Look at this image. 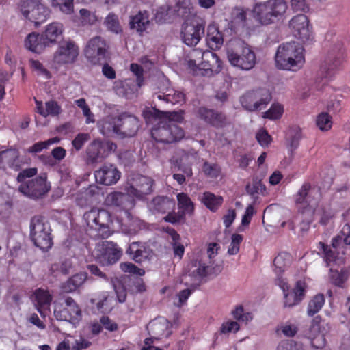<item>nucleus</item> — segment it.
I'll list each match as a JSON object with an SVG mask.
<instances>
[{
    "instance_id": "16",
    "label": "nucleus",
    "mask_w": 350,
    "mask_h": 350,
    "mask_svg": "<svg viewBox=\"0 0 350 350\" xmlns=\"http://www.w3.org/2000/svg\"><path fill=\"white\" fill-rule=\"evenodd\" d=\"M65 308L55 304L54 315L58 321H68L72 322L79 321L81 317V310L76 301L70 297L65 299Z\"/></svg>"
},
{
    "instance_id": "2",
    "label": "nucleus",
    "mask_w": 350,
    "mask_h": 350,
    "mask_svg": "<svg viewBox=\"0 0 350 350\" xmlns=\"http://www.w3.org/2000/svg\"><path fill=\"white\" fill-rule=\"evenodd\" d=\"M304 49L297 42H289L279 46L275 55L276 66L280 69L295 70L304 63Z\"/></svg>"
},
{
    "instance_id": "32",
    "label": "nucleus",
    "mask_w": 350,
    "mask_h": 350,
    "mask_svg": "<svg viewBox=\"0 0 350 350\" xmlns=\"http://www.w3.org/2000/svg\"><path fill=\"white\" fill-rule=\"evenodd\" d=\"M126 252L136 262H142L148 255L145 243L140 241L132 242Z\"/></svg>"
},
{
    "instance_id": "24",
    "label": "nucleus",
    "mask_w": 350,
    "mask_h": 350,
    "mask_svg": "<svg viewBox=\"0 0 350 350\" xmlns=\"http://www.w3.org/2000/svg\"><path fill=\"white\" fill-rule=\"evenodd\" d=\"M106 202L108 205L119 207L125 211H129L135 205V200L131 195L119 192L109 194Z\"/></svg>"
},
{
    "instance_id": "38",
    "label": "nucleus",
    "mask_w": 350,
    "mask_h": 350,
    "mask_svg": "<svg viewBox=\"0 0 350 350\" xmlns=\"http://www.w3.org/2000/svg\"><path fill=\"white\" fill-rule=\"evenodd\" d=\"M301 132L299 127L291 129L286 135V146L291 153L298 147L301 139Z\"/></svg>"
},
{
    "instance_id": "43",
    "label": "nucleus",
    "mask_w": 350,
    "mask_h": 350,
    "mask_svg": "<svg viewBox=\"0 0 350 350\" xmlns=\"http://www.w3.org/2000/svg\"><path fill=\"white\" fill-rule=\"evenodd\" d=\"M261 182L262 180L259 178V176L254 178L252 182L246 185L247 193L253 198H256V196L259 193H263L265 191V186Z\"/></svg>"
},
{
    "instance_id": "58",
    "label": "nucleus",
    "mask_w": 350,
    "mask_h": 350,
    "mask_svg": "<svg viewBox=\"0 0 350 350\" xmlns=\"http://www.w3.org/2000/svg\"><path fill=\"white\" fill-rule=\"evenodd\" d=\"M202 171L206 175H217L221 172V167L217 163L205 161Z\"/></svg>"
},
{
    "instance_id": "36",
    "label": "nucleus",
    "mask_w": 350,
    "mask_h": 350,
    "mask_svg": "<svg viewBox=\"0 0 350 350\" xmlns=\"http://www.w3.org/2000/svg\"><path fill=\"white\" fill-rule=\"evenodd\" d=\"M252 91L258 110L265 107L271 100L272 97L269 90L259 88Z\"/></svg>"
},
{
    "instance_id": "6",
    "label": "nucleus",
    "mask_w": 350,
    "mask_h": 350,
    "mask_svg": "<svg viewBox=\"0 0 350 350\" xmlns=\"http://www.w3.org/2000/svg\"><path fill=\"white\" fill-rule=\"evenodd\" d=\"M83 220L86 225L95 230L101 238H107L111 234V215L108 211L103 208H92L83 214Z\"/></svg>"
},
{
    "instance_id": "59",
    "label": "nucleus",
    "mask_w": 350,
    "mask_h": 350,
    "mask_svg": "<svg viewBox=\"0 0 350 350\" xmlns=\"http://www.w3.org/2000/svg\"><path fill=\"white\" fill-rule=\"evenodd\" d=\"M130 70L136 76V82L138 87H141L144 81V70L142 67L137 64H131L130 65Z\"/></svg>"
},
{
    "instance_id": "21",
    "label": "nucleus",
    "mask_w": 350,
    "mask_h": 350,
    "mask_svg": "<svg viewBox=\"0 0 350 350\" xmlns=\"http://www.w3.org/2000/svg\"><path fill=\"white\" fill-rule=\"evenodd\" d=\"M343 53L340 48L329 51L321 66V70L325 77H331L342 64Z\"/></svg>"
},
{
    "instance_id": "12",
    "label": "nucleus",
    "mask_w": 350,
    "mask_h": 350,
    "mask_svg": "<svg viewBox=\"0 0 350 350\" xmlns=\"http://www.w3.org/2000/svg\"><path fill=\"white\" fill-rule=\"evenodd\" d=\"M122 255V250L118 245L111 241H103L97 244L94 256L103 266L116 263Z\"/></svg>"
},
{
    "instance_id": "22",
    "label": "nucleus",
    "mask_w": 350,
    "mask_h": 350,
    "mask_svg": "<svg viewBox=\"0 0 350 350\" xmlns=\"http://www.w3.org/2000/svg\"><path fill=\"white\" fill-rule=\"evenodd\" d=\"M153 180L150 176H135L130 187V193L138 199L142 200L144 196L152 192Z\"/></svg>"
},
{
    "instance_id": "4",
    "label": "nucleus",
    "mask_w": 350,
    "mask_h": 350,
    "mask_svg": "<svg viewBox=\"0 0 350 350\" xmlns=\"http://www.w3.org/2000/svg\"><path fill=\"white\" fill-rule=\"evenodd\" d=\"M284 0H268L256 3L252 10L254 18L262 25L272 24L287 10Z\"/></svg>"
},
{
    "instance_id": "14",
    "label": "nucleus",
    "mask_w": 350,
    "mask_h": 350,
    "mask_svg": "<svg viewBox=\"0 0 350 350\" xmlns=\"http://www.w3.org/2000/svg\"><path fill=\"white\" fill-rule=\"evenodd\" d=\"M117 145L110 140L95 139L86 148L88 161L96 163L115 152Z\"/></svg>"
},
{
    "instance_id": "40",
    "label": "nucleus",
    "mask_w": 350,
    "mask_h": 350,
    "mask_svg": "<svg viewBox=\"0 0 350 350\" xmlns=\"http://www.w3.org/2000/svg\"><path fill=\"white\" fill-rule=\"evenodd\" d=\"M104 24L107 30L116 34L121 33L122 28L120 25L118 15L109 13L105 18Z\"/></svg>"
},
{
    "instance_id": "41",
    "label": "nucleus",
    "mask_w": 350,
    "mask_h": 350,
    "mask_svg": "<svg viewBox=\"0 0 350 350\" xmlns=\"http://www.w3.org/2000/svg\"><path fill=\"white\" fill-rule=\"evenodd\" d=\"M291 256L288 253H280L273 260L275 271L277 274L284 271L285 269L289 265Z\"/></svg>"
},
{
    "instance_id": "30",
    "label": "nucleus",
    "mask_w": 350,
    "mask_h": 350,
    "mask_svg": "<svg viewBox=\"0 0 350 350\" xmlns=\"http://www.w3.org/2000/svg\"><path fill=\"white\" fill-rule=\"evenodd\" d=\"M206 40L211 49H219L222 46L224 42L223 36L216 25L210 24L208 26Z\"/></svg>"
},
{
    "instance_id": "44",
    "label": "nucleus",
    "mask_w": 350,
    "mask_h": 350,
    "mask_svg": "<svg viewBox=\"0 0 350 350\" xmlns=\"http://www.w3.org/2000/svg\"><path fill=\"white\" fill-rule=\"evenodd\" d=\"M174 93H168L165 95L155 94L153 96L157 100H163L167 103L178 104L185 100V94L181 92L173 91Z\"/></svg>"
},
{
    "instance_id": "42",
    "label": "nucleus",
    "mask_w": 350,
    "mask_h": 350,
    "mask_svg": "<svg viewBox=\"0 0 350 350\" xmlns=\"http://www.w3.org/2000/svg\"><path fill=\"white\" fill-rule=\"evenodd\" d=\"M325 303V297L323 294L315 295L308 303L307 313L312 317L317 313L323 307Z\"/></svg>"
},
{
    "instance_id": "27",
    "label": "nucleus",
    "mask_w": 350,
    "mask_h": 350,
    "mask_svg": "<svg viewBox=\"0 0 350 350\" xmlns=\"http://www.w3.org/2000/svg\"><path fill=\"white\" fill-rule=\"evenodd\" d=\"M149 23L148 12L139 11L137 14L130 16L129 25L131 29L135 30L139 35H142L147 29Z\"/></svg>"
},
{
    "instance_id": "34",
    "label": "nucleus",
    "mask_w": 350,
    "mask_h": 350,
    "mask_svg": "<svg viewBox=\"0 0 350 350\" xmlns=\"http://www.w3.org/2000/svg\"><path fill=\"white\" fill-rule=\"evenodd\" d=\"M189 156L183 155L180 157H173L171 159L172 161V169L176 172H178L177 174H174V175H182L181 173L185 174L186 175H191V168L189 165Z\"/></svg>"
},
{
    "instance_id": "15",
    "label": "nucleus",
    "mask_w": 350,
    "mask_h": 350,
    "mask_svg": "<svg viewBox=\"0 0 350 350\" xmlns=\"http://www.w3.org/2000/svg\"><path fill=\"white\" fill-rule=\"evenodd\" d=\"M79 55V47L70 40H65L59 42L58 48L53 55V61L58 64H71Z\"/></svg>"
},
{
    "instance_id": "47",
    "label": "nucleus",
    "mask_w": 350,
    "mask_h": 350,
    "mask_svg": "<svg viewBox=\"0 0 350 350\" xmlns=\"http://www.w3.org/2000/svg\"><path fill=\"white\" fill-rule=\"evenodd\" d=\"M314 211L312 208L307 209V211H302L301 215L300 230L302 232H306L308 230L310 224L313 221Z\"/></svg>"
},
{
    "instance_id": "20",
    "label": "nucleus",
    "mask_w": 350,
    "mask_h": 350,
    "mask_svg": "<svg viewBox=\"0 0 350 350\" xmlns=\"http://www.w3.org/2000/svg\"><path fill=\"white\" fill-rule=\"evenodd\" d=\"M221 70V61L216 53L206 51L204 57L198 68V75L211 77Z\"/></svg>"
},
{
    "instance_id": "52",
    "label": "nucleus",
    "mask_w": 350,
    "mask_h": 350,
    "mask_svg": "<svg viewBox=\"0 0 350 350\" xmlns=\"http://www.w3.org/2000/svg\"><path fill=\"white\" fill-rule=\"evenodd\" d=\"M59 138L57 137L51 138L44 142H39L34 144L32 146H31L28 149V152L31 153H37L41 152L43 149L47 148L50 145L58 143L59 142Z\"/></svg>"
},
{
    "instance_id": "53",
    "label": "nucleus",
    "mask_w": 350,
    "mask_h": 350,
    "mask_svg": "<svg viewBox=\"0 0 350 350\" xmlns=\"http://www.w3.org/2000/svg\"><path fill=\"white\" fill-rule=\"evenodd\" d=\"M283 113V108L279 104H273L271 108L262 115L264 118L277 120L280 118Z\"/></svg>"
},
{
    "instance_id": "48",
    "label": "nucleus",
    "mask_w": 350,
    "mask_h": 350,
    "mask_svg": "<svg viewBox=\"0 0 350 350\" xmlns=\"http://www.w3.org/2000/svg\"><path fill=\"white\" fill-rule=\"evenodd\" d=\"M79 14V20L82 26L92 25L97 21L96 14L87 9H81Z\"/></svg>"
},
{
    "instance_id": "10",
    "label": "nucleus",
    "mask_w": 350,
    "mask_h": 350,
    "mask_svg": "<svg viewBox=\"0 0 350 350\" xmlns=\"http://www.w3.org/2000/svg\"><path fill=\"white\" fill-rule=\"evenodd\" d=\"M108 49L106 41L100 36H95L88 42L84 54L91 64H103L109 57Z\"/></svg>"
},
{
    "instance_id": "18",
    "label": "nucleus",
    "mask_w": 350,
    "mask_h": 350,
    "mask_svg": "<svg viewBox=\"0 0 350 350\" xmlns=\"http://www.w3.org/2000/svg\"><path fill=\"white\" fill-rule=\"evenodd\" d=\"M197 116L217 129L224 128L230 124L225 113L205 107H200L198 109Z\"/></svg>"
},
{
    "instance_id": "51",
    "label": "nucleus",
    "mask_w": 350,
    "mask_h": 350,
    "mask_svg": "<svg viewBox=\"0 0 350 350\" xmlns=\"http://www.w3.org/2000/svg\"><path fill=\"white\" fill-rule=\"evenodd\" d=\"M177 200L178 206L183 209L184 212L187 213L193 212L194 209L193 204L187 194L184 193H178L177 195Z\"/></svg>"
},
{
    "instance_id": "3",
    "label": "nucleus",
    "mask_w": 350,
    "mask_h": 350,
    "mask_svg": "<svg viewBox=\"0 0 350 350\" xmlns=\"http://www.w3.org/2000/svg\"><path fill=\"white\" fill-rule=\"evenodd\" d=\"M226 55L230 64L241 70H250L256 63L255 53L241 40L231 42L227 48Z\"/></svg>"
},
{
    "instance_id": "1",
    "label": "nucleus",
    "mask_w": 350,
    "mask_h": 350,
    "mask_svg": "<svg viewBox=\"0 0 350 350\" xmlns=\"http://www.w3.org/2000/svg\"><path fill=\"white\" fill-rule=\"evenodd\" d=\"M139 128V120L133 115L122 113L117 118L103 121L100 131L104 135H115L120 138L132 137Z\"/></svg>"
},
{
    "instance_id": "60",
    "label": "nucleus",
    "mask_w": 350,
    "mask_h": 350,
    "mask_svg": "<svg viewBox=\"0 0 350 350\" xmlns=\"http://www.w3.org/2000/svg\"><path fill=\"white\" fill-rule=\"evenodd\" d=\"M90 139V136L88 133H79L72 140V144L77 150H79Z\"/></svg>"
},
{
    "instance_id": "55",
    "label": "nucleus",
    "mask_w": 350,
    "mask_h": 350,
    "mask_svg": "<svg viewBox=\"0 0 350 350\" xmlns=\"http://www.w3.org/2000/svg\"><path fill=\"white\" fill-rule=\"evenodd\" d=\"M243 240V236L238 234H234L232 236L230 245L228 250L229 255H234L239 251V245Z\"/></svg>"
},
{
    "instance_id": "62",
    "label": "nucleus",
    "mask_w": 350,
    "mask_h": 350,
    "mask_svg": "<svg viewBox=\"0 0 350 350\" xmlns=\"http://www.w3.org/2000/svg\"><path fill=\"white\" fill-rule=\"evenodd\" d=\"M46 117L49 115L57 116L61 112V107L56 101L50 100L46 103Z\"/></svg>"
},
{
    "instance_id": "33",
    "label": "nucleus",
    "mask_w": 350,
    "mask_h": 350,
    "mask_svg": "<svg viewBox=\"0 0 350 350\" xmlns=\"http://www.w3.org/2000/svg\"><path fill=\"white\" fill-rule=\"evenodd\" d=\"M205 51L200 49H192L186 57L187 66L193 75H198V68L204 57Z\"/></svg>"
},
{
    "instance_id": "49",
    "label": "nucleus",
    "mask_w": 350,
    "mask_h": 350,
    "mask_svg": "<svg viewBox=\"0 0 350 350\" xmlns=\"http://www.w3.org/2000/svg\"><path fill=\"white\" fill-rule=\"evenodd\" d=\"M241 104L245 109L250 111H254L258 110L257 106L255 104V100L253 94V91H250L245 93L241 98Z\"/></svg>"
},
{
    "instance_id": "64",
    "label": "nucleus",
    "mask_w": 350,
    "mask_h": 350,
    "mask_svg": "<svg viewBox=\"0 0 350 350\" xmlns=\"http://www.w3.org/2000/svg\"><path fill=\"white\" fill-rule=\"evenodd\" d=\"M239 329V325L236 321H228L224 323L221 327V333L237 332Z\"/></svg>"
},
{
    "instance_id": "35",
    "label": "nucleus",
    "mask_w": 350,
    "mask_h": 350,
    "mask_svg": "<svg viewBox=\"0 0 350 350\" xmlns=\"http://www.w3.org/2000/svg\"><path fill=\"white\" fill-rule=\"evenodd\" d=\"M85 280V273H78L74 275L62 284L61 288L63 292L66 293L74 292L84 283Z\"/></svg>"
},
{
    "instance_id": "11",
    "label": "nucleus",
    "mask_w": 350,
    "mask_h": 350,
    "mask_svg": "<svg viewBox=\"0 0 350 350\" xmlns=\"http://www.w3.org/2000/svg\"><path fill=\"white\" fill-rule=\"evenodd\" d=\"M18 8L23 16L38 26L49 17L51 10L43 4L31 0L21 1Z\"/></svg>"
},
{
    "instance_id": "17",
    "label": "nucleus",
    "mask_w": 350,
    "mask_h": 350,
    "mask_svg": "<svg viewBox=\"0 0 350 350\" xmlns=\"http://www.w3.org/2000/svg\"><path fill=\"white\" fill-rule=\"evenodd\" d=\"M289 27L293 36L303 42L311 39L312 33L308 17L305 14H297L289 21Z\"/></svg>"
},
{
    "instance_id": "26",
    "label": "nucleus",
    "mask_w": 350,
    "mask_h": 350,
    "mask_svg": "<svg viewBox=\"0 0 350 350\" xmlns=\"http://www.w3.org/2000/svg\"><path fill=\"white\" fill-rule=\"evenodd\" d=\"M204 263L193 261L189 265L188 273L184 275L185 278H190V284L186 282V285H189L193 289L200 286L202 278L206 277L204 271Z\"/></svg>"
},
{
    "instance_id": "37",
    "label": "nucleus",
    "mask_w": 350,
    "mask_h": 350,
    "mask_svg": "<svg viewBox=\"0 0 350 350\" xmlns=\"http://www.w3.org/2000/svg\"><path fill=\"white\" fill-rule=\"evenodd\" d=\"M277 284L282 289L284 295V307H293L299 303L296 298V295L291 291L288 292V284L284 281V279L278 278L277 279Z\"/></svg>"
},
{
    "instance_id": "5",
    "label": "nucleus",
    "mask_w": 350,
    "mask_h": 350,
    "mask_svg": "<svg viewBox=\"0 0 350 350\" xmlns=\"http://www.w3.org/2000/svg\"><path fill=\"white\" fill-rule=\"evenodd\" d=\"M30 236L34 245L42 250H48L53 245L49 223L41 215L32 217Z\"/></svg>"
},
{
    "instance_id": "46",
    "label": "nucleus",
    "mask_w": 350,
    "mask_h": 350,
    "mask_svg": "<svg viewBox=\"0 0 350 350\" xmlns=\"http://www.w3.org/2000/svg\"><path fill=\"white\" fill-rule=\"evenodd\" d=\"M316 124L322 131H329L332 126V117L327 113L322 112L317 116Z\"/></svg>"
},
{
    "instance_id": "31",
    "label": "nucleus",
    "mask_w": 350,
    "mask_h": 350,
    "mask_svg": "<svg viewBox=\"0 0 350 350\" xmlns=\"http://www.w3.org/2000/svg\"><path fill=\"white\" fill-rule=\"evenodd\" d=\"M126 220L122 225V231L130 236L136 234L142 227V221L133 215L129 211H125Z\"/></svg>"
},
{
    "instance_id": "56",
    "label": "nucleus",
    "mask_w": 350,
    "mask_h": 350,
    "mask_svg": "<svg viewBox=\"0 0 350 350\" xmlns=\"http://www.w3.org/2000/svg\"><path fill=\"white\" fill-rule=\"evenodd\" d=\"M120 267L124 272L134 273L138 275H143L145 273V271L144 269L137 267L131 262H122L120 265Z\"/></svg>"
},
{
    "instance_id": "50",
    "label": "nucleus",
    "mask_w": 350,
    "mask_h": 350,
    "mask_svg": "<svg viewBox=\"0 0 350 350\" xmlns=\"http://www.w3.org/2000/svg\"><path fill=\"white\" fill-rule=\"evenodd\" d=\"M36 300L39 307H44L45 306H49L52 297L48 291L42 289H38L35 292Z\"/></svg>"
},
{
    "instance_id": "28",
    "label": "nucleus",
    "mask_w": 350,
    "mask_h": 350,
    "mask_svg": "<svg viewBox=\"0 0 350 350\" xmlns=\"http://www.w3.org/2000/svg\"><path fill=\"white\" fill-rule=\"evenodd\" d=\"M25 47L34 53H40L46 46L44 36L35 32L29 33L25 40Z\"/></svg>"
},
{
    "instance_id": "45",
    "label": "nucleus",
    "mask_w": 350,
    "mask_h": 350,
    "mask_svg": "<svg viewBox=\"0 0 350 350\" xmlns=\"http://www.w3.org/2000/svg\"><path fill=\"white\" fill-rule=\"evenodd\" d=\"M51 5L58 8L65 14H71L74 12L73 0H49Z\"/></svg>"
},
{
    "instance_id": "54",
    "label": "nucleus",
    "mask_w": 350,
    "mask_h": 350,
    "mask_svg": "<svg viewBox=\"0 0 350 350\" xmlns=\"http://www.w3.org/2000/svg\"><path fill=\"white\" fill-rule=\"evenodd\" d=\"M319 245L323 250L324 253L325 260L326 261L327 265H329L330 262H334L336 258V250H333L330 246L327 245L322 242H319Z\"/></svg>"
},
{
    "instance_id": "7",
    "label": "nucleus",
    "mask_w": 350,
    "mask_h": 350,
    "mask_svg": "<svg viewBox=\"0 0 350 350\" xmlns=\"http://www.w3.org/2000/svg\"><path fill=\"white\" fill-rule=\"evenodd\" d=\"M158 120V126L153 128L151 133L157 142L170 144L179 141L184 137V131L176 123Z\"/></svg>"
},
{
    "instance_id": "9",
    "label": "nucleus",
    "mask_w": 350,
    "mask_h": 350,
    "mask_svg": "<svg viewBox=\"0 0 350 350\" xmlns=\"http://www.w3.org/2000/svg\"><path fill=\"white\" fill-rule=\"evenodd\" d=\"M205 22L200 18H193L185 21L182 26L180 37L187 46H196L204 34Z\"/></svg>"
},
{
    "instance_id": "29",
    "label": "nucleus",
    "mask_w": 350,
    "mask_h": 350,
    "mask_svg": "<svg viewBox=\"0 0 350 350\" xmlns=\"http://www.w3.org/2000/svg\"><path fill=\"white\" fill-rule=\"evenodd\" d=\"M63 31L64 27L60 23L54 22L47 25L42 35L49 46L59 42L58 39L62 37Z\"/></svg>"
},
{
    "instance_id": "25",
    "label": "nucleus",
    "mask_w": 350,
    "mask_h": 350,
    "mask_svg": "<svg viewBox=\"0 0 350 350\" xmlns=\"http://www.w3.org/2000/svg\"><path fill=\"white\" fill-rule=\"evenodd\" d=\"M175 201L167 196H158L154 198L148 204V208L153 214L165 213L173 211L175 208Z\"/></svg>"
},
{
    "instance_id": "13",
    "label": "nucleus",
    "mask_w": 350,
    "mask_h": 350,
    "mask_svg": "<svg viewBox=\"0 0 350 350\" xmlns=\"http://www.w3.org/2000/svg\"><path fill=\"white\" fill-rule=\"evenodd\" d=\"M319 197V189L312 187L309 183H305L295 196V202L299 210L312 208L314 211Z\"/></svg>"
},
{
    "instance_id": "39",
    "label": "nucleus",
    "mask_w": 350,
    "mask_h": 350,
    "mask_svg": "<svg viewBox=\"0 0 350 350\" xmlns=\"http://www.w3.org/2000/svg\"><path fill=\"white\" fill-rule=\"evenodd\" d=\"M202 202L211 211H215L222 204L223 198L212 193L205 192L202 198Z\"/></svg>"
},
{
    "instance_id": "23",
    "label": "nucleus",
    "mask_w": 350,
    "mask_h": 350,
    "mask_svg": "<svg viewBox=\"0 0 350 350\" xmlns=\"http://www.w3.org/2000/svg\"><path fill=\"white\" fill-rule=\"evenodd\" d=\"M172 325L164 317H158L151 321L147 325V329L150 335H152L156 340L161 337H169L172 332L170 328Z\"/></svg>"
},
{
    "instance_id": "63",
    "label": "nucleus",
    "mask_w": 350,
    "mask_h": 350,
    "mask_svg": "<svg viewBox=\"0 0 350 350\" xmlns=\"http://www.w3.org/2000/svg\"><path fill=\"white\" fill-rule=\"evenodd\" d=\"M232 16L235 23L245 25L246 12L243 8H236L232 12Z\"/></svg>"
},
{
    "instance_id": "8",
    "label": "nucleus",
    "mask_w": 350,
    "mask_h": 350,
    "mask_svg": "<svg viewBox=\"0 0 350 350\" xmlns=\"http://www.w3.org/2000/svg\"><path fill=\"white\" fill-rule=\"evenodd\" d=\"M17 176V180L21 185L18 187L20 192L25 196L39 198L49 191L50 186L46 182V176Z\"/></svg>"
},
{
    "instance_id": "19",
    "label": "nucleus",
    "mask_w": 350,
    "mask_h": 350,
    "mask_svg": "<svg viewBox=\"0 0 350 350\" xmlns=\"http://www.w3.org/2000/svg\"><path fill=\"white\" fill-rule=\"evenodd\" d=\"M183 111H163L155 107L146 110L143 112L144 118L146 123H152L157 120H162L167 123L181 122L183 120Z\"/></svg>"
},
{
    "instance_id": "61",
    "label": "nucleus",
    "mask_w": 350,
    "mask_h": 350,
    "mask_svg": "<svg viewBox=\"0 0 350 350\" xmlns=\"http://www.w3.org/2000/svg\"><path fill=\"white\" fill-rule=\"evenodd\" d=\"M301 344L295 342L293 340H284L281 341L277 347V350H297L301 349Z\"/></svg>"
},
{
    "instance_id": "57",
    "label": "nucleus",
    "mask_w": 350,
    "mask_h": 350,
    "mask_svg": "<svg viewBox=\"0 0 350 350\" xmlns=\"http://www.w3.org/2000/svg\"><path fill=\"white\" fill-rule=\"evenodd\" d=\"M31 68L37 72L38 75H42L48 79L51 78L50 72L46 69L42 63L38 60H31Z\"/></svg>"
}]
</instances>
